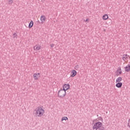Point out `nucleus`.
Instances as JSON below:
<instances>
[{"label":"nucleus","mask_w":130,"mask_h":130,"mask_svg":"<svg viewBox=\"0 0 130 130\" xmlns=\"http://www.w3.org/2000/svg\"><path fill=\"white\" fill-rule=\"evenodd\" d=\"M34 112L35 116L37 117H41V116H43L45 111L44 110L41 108V107H38L34 110Z\"/></svg>","instance_id":"f257e3e1"},{"label":"nucleus","mask_w":130,"mask_h":130,"mask_svg":"<svg viewBox=\"0 0 130 130\" xmlns=\"http://www.w3.org/2000/svg\"><path fill=\"white\" fill-rule=\"evenodd\" d=\"M103 124L101 122H97L93 126V129L95 130H105V127L102 126Z\"/></svg>","instance_id":"f03ea898"},{"label":"nucleus","mask_w":130,"mask_h":130,"mask_svg":"<svg viewBox=\"0 0 130 130\" xmlns=\"http://www.w3.org/2000/svg\"><path fill=\"white\" fill-rule=\"evenodd\" d=\"M66 94L67 92L64 89H61L58 92V96L59 98H63V97L66 96Z\"/></svg>","instance_id":"7ed1b4c3"},{"label":"nucleus","mask_w":130,"mask_h":130,"mask_svg":"<svg viewBox=\"0 0 130 130\" xmlns=\"http://www.w3.org/2000/svg\"><path fill=\"white\" fill-rule=\"evenodd\" d=\"M40 20L41 21L42 24H43L46 20V17H45V16L44 15H42L40 17Z\"/></svg>","instance_id":"20e7f679"},{"label":"nucleus","mask_w":130,"mask_h":130,"mask_svg":"<svg viewBox=\"0 0 130 130\" xmlns=\"http://www.w3.org/2000/svg\"><path fill=\"white\" fill-rule=\"evenodd\" d=\"M70 88V84H65L63 86V90H64V91H67V90H69V89Z\"/></svg>","instance_id":"39448f33"},{"label":"nucleus","mask_w":130,"mask_h":130,"mask_svg":"<svg viewBox=\"0 0 130 130\" xmlns=\"http://www.w3.org/2000/svg\"><path fill=\"white\" fill-rule=\"evenodd\" d=\"M41 49V46L39 45H36L34 47V50H36V51L38 50H40Z\"/></svg>","instance_id":"423d86ee"},{"label":"nucleus","mask_w":130,"mask_h":130,"mask_svg":"<svg viewBox=\"0 0 130 130\" xmlns=\"http://www.w3.org/2000/svg\"><path fill=\"white\" fill-rule=\"evenodd\" d=\"M76 75H77V71H76V70H73L71 71V77L72 78H74V77L76 76Z\"/></svg>","instance_id":"0eeeda50"},{"label":"nucleus","mask_w":130,"mask_h":130,"mask_svg":"<svg viewBox=\"0 0 130 130\" xmlns=\"http://www.w3.org/2000/svg\"><path fill=\"white\" fill-rule=\"evenodd\" d=\"M129 57V55H127V54H124L123 55V56L122 57V58L123 60H126V59H127Z\"/></svg>","instance_id":"6e6552de"},{"label":"nucleus","mask_w":130,"mask_h":130,"mask_svg":"<svg viewBox=\"0 0 130 130\" xmlns=\"http://www.w3.org/2000/svg\"><path fill=\"white\" fill-rule=\"evenodd\" d=\"M125 71L128 73V72H130V65L128 64L125 67Z\"/></svg>","instance_id":"1a4fd4ad"},{"label":"nucleus","mask_w":130,"mask_h":130,"mask_svg":"<svg viewBox=\"0 0 130 130\" xmlns=\"http://www.w3.org/2000/svg\"><path fill=\"white\" fill-rule=\"evenodd\" d=\"M34 78L35 80H38L40 78V75H38V74L35 73L34 74Z\"/></svg>","instance_id":"9d476101"},{"label":"nucleus","mask_w":130,"mask_h":130,"mask_svg":"<svg viewBox=\"0 0 130 130\" xmlns=\"http://www.w3.org/2000/svg\"><path fill=\"white\" fill-rule=\"evenodd\" d=\"M122 86V83L121 82H118L116 84V87H117V88H121Z\"/></svg>","instance_id":"9b49d317"},{"label":"nucleus","mask_w":130,"mask_h":130,"mask_svg":"<svg viewBox=\"0 0 130 130\" xmlns=\"http://www.w3.org/2000/svg\"><path fill=\"white\" fill-rule=\"evenodd\" d=\"M34 23L33 22V21L31 20L30 23H29L28 25V28H32L33 27V25H34Z\"/></svg>","instance_id":"f8f14e48"},{"label":"nucleus","mask_w":130,"mask_h":130,"mask_svg":"<svg viewBox=\"0 0 130 130\" xmlns=\"http://www.w3.org/2000/svg\"><path fill=\"white\" fill-rule=\"evenodd\" d=\"M121 81H122V78L121 77H118V78H117L116 82V83H120V82H121Z\"/></svg>","instance_id":"ddd939ff"},{"label":"nucleus","mask_w":130,"mask_h":130,"mask_svg":"<svg viewBox=\"0 0 130 130\" xmlns=\"http://www.w3.org/2000/svg\"><path fill=\"white\" fill-rule=\"evenodd\" d=\"M103 20H107V19H108V15L105 14L104 15H103Z\"/></svg>","instance_id":"4468645a"},{"label":"nucleus","mask_w":130,"mask_h":130,"mask_svg":"<svg viewBox=\"0 0 130 130\" xmlns=\"http://www.w3.org/2000/svg\"><path fill=\"white\" fill-rule=\"evenodd\" d=\"M69 120V118H68V117H62L61 118V121H63V120Z\"/></svg>","instance_id":"2eb2a0df"},{"label":"nucleus","mask_w":130,"mask_h":130,"mask_svg":"<svg viewBox=\"0 0 130 130\" xmlns=\"http://www.w3.org/2000/svg\"><path fill=\"white\" fill-rule=\"evenodd\" d=\"M79 69H80V66L77 64L75 67V70H76V71H78V70H79Z\"/></svg>","instance_id":"dca6fc26"},{"label":"nucleus","mask_w":130,"mask_h":130,"mask_svg":"<svg viewBox=\"0 0 130 130\" xmlns=\"http://www.w3.org/2000/svg\"><path fill=\"white\" fill-rule=\"evenodd\" d=\"M118 72L119 75H121V74L122 73V72H121V69L120 68V67L119 68V70H118Z\"/></svg>","instance_id":"f3484780"},{"label":"nucleus","mask_w":130,"mask_h":130,"mask_svg":"<svg viewBox=\"0 0 130 130\" xmlns=\"http://www.w3.org/2000/svg\"><path fill=\"white\" fill-rule=\"evenodd\" d=\"M14 3L13 0H9L8 4L9 5H12Z\"/></svg>","instance_id":"a211bd4d"},{"label":"nucleus","mask_w":130,"mask_h":130,"mask_svg":"<svg viewBox=\"0 0 130 130\" xmlns=\"http://www.w3.org/2000/svg\"><path fill=\"white\" fill-rule=\"evenodd\" d=\"M17 36H18V35H17V34L14 33L13 34V38H17Z\"/></svg>","instance_id":"6ab92c4d"},{"label":"nucleus","mask_w":130,"mask_h":130,"mask_svg":"<svg viewBox=\"0 0 130 130\" xmlns=\"http://www.w3.org/2000/svg\"><path fill=\"white\" fill-rule=\"evenodd\" d=\"M50 46H51V48H52V47H53V46H54V44H52L50 45Z\"/></svg>","instance_id":"aec40b11"},{"label":"nucleus","mask_w":130,"mask_h":130,"mask_svg":"<svg viewBox=\"0 0 130 130\" xmlns=\"http://www.w3.org/2000/svg\"><path fill=\"white\" fill-rule=\"evenodd\" d=\"M37 75L38 76H39V75H40V73H38Z\"/></svg>","instance_id":"412c9836"},{"label":"nucleus","mask_w":130,"mask_h":130,"mask_svg":"<svg viewBox=\"0 0 130 130\" xmlns=\"http://www.w3.org/2000/svg\"><path fill=\"white\" fill-rule=\"evenodd\" d=\"M87 21H88V19H86V20H85V22H87Z\"/></svg>","instance_id":"4be33fe9"}]
</instances>
